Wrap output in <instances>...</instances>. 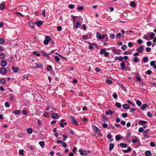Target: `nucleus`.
<instances>
[{"instance_id": "f257e3e1", "label": "nucleus", "mask_w": 156, "mask_h": 156, "mask_svg": "<svg viewBox=\"0 0 156 156\" xmlns=\"http://www.w3.org/2000/svg\"><path fill=\"white\" fill-rule=\"evenodd\" d=\"M71 17L73 22V25H74V23L78 21L82 22L83 21L82 18L80 16H77L72 15Z\"/></svg>"}, {"instance_id": "f03ea898", "label": "nucleus", "mask_w": 156, "mask_h": 156, "mask_svg": "<svg viewBox=\"0 0 156 156\" xmlns=\"http://www.w3.org/2000/svg\"><path fill=\"white\" fill-rule=\"evenodd\" d=\"M92 127L94 132L97 133L98 134L100 135L101 133V131L97 127L94 125H93Z\"/></svg>"}, {"instance_id": "7ed1b4c3", "label": "nucleus", "mask_w": 156, "mask_h": 156, "mask_svg": "<svg viewBox=\"0 0 156 156\" xmlns=\"http://www.w3.org/2000/svg\"><path fill=\"white\" fill-rule=\"evenodd\" d=\"M91 33H88L86 35H83L82 36V38L84 40H87L90 38L91 37Z\"/></svg>"}, {"instance_id": "20e7f679", "label": "nucleus", "mask_w": 156, "mask_h": 156, "mask_svg": "<svg viewBox=\"0 0 156 156\" xmlns=\"http://www.w3.org/2000/svg\"><path fill=\"white\" fill-rule=\"evenodd\" d=\"M70 118L72 123L73 125H77L78 124L77 121L75 117L73 116H70Z\"/></svg>"}, {"instance_id": "39448f33", "label": "nucleus", "mask_w": 156, "mask_h": 156, "mask_svg": "<svg viewBox=\"0 0 156 156\" xmlns=\"http://www.w3.org/2000/svg\"><path fill=\"white\" fill-rule=\"evenodd\" d=\"M57 143L58 144H61L64 147H67V145L66 143L62 140H57Z\"/></svg>"}, {"instance_id": "423d86ee", "label": "nucleus", "mask_w": 156, "mask_h": 156, "mask_svg": "<svg viewBox=\"0 0 156 156\" xmlns=\"http://www.w3.org/2000/svg\"><path fill=\"white\" fill-rule=\"evenodd\" d=\"M51 37L48 36H47L45 40L44 41V43L45 45H47L49 43V41L51 40Z\"/></svg>"}, {"instance_id": "0eeeda50", "label": "nucleus", "mask_w": 156, "mask_h": 156, "mask_svg": "<svg viewBox=\"0 0 156 156\" xmlns=\"http://www.w3.org/2000/svg\"><path fill=\"white\" fill-rule=\"evenodd\" d=\"M7 72V70L5 68L2 67L0 69V73L2 74H5Z\"/></svg>"}, {"instance_id": "6e6552de", "label": "nucleus", "mask_w": 156, "mask_h": 156, "mask_svg": "<svg viewBox=\"0 0 156 156\" xmlns=\"http://www.w3.org/2000/svg\"><path fill=\"white\" fill-rule=\"evenodd\" d=\"M51 117L53 119H57L59 117V115L57 113H55L51 114Z\"/></svg>"}, {"instance_id": "1a4fd4ad", "label": "nucleus", "mask_w": 156, "mask_h": 156, "mask_svg": "<svg viewBox=\"0 0 156 156\" xmlns=\"http://www.w3.org/2000/svg\"><path fill=\"white\" fill-rule=\"evenodd\" d=\"M112 51L114 52L115 54L120 55L121 50L118 49H114L112 50Z\"/></svg>"}, {"instance_id": "9d476101", "label": "nucleus", "mask_w": 156, "mask_h": 156, "mask_svg": "<svg viewBox=\"0 0 156 156\" xmlns=\"http://www.w3.org/2000/svg\"><path fill=\"white\" fill-rule=\"evenodd\" d=\"M149 129H146L143 132V134L144 137L145 138H148V136L147 135V132L149 131Z\"/></svg>"}, {"instance_id": "9b49d317", "label": "nucleus", "mask_w": 156, "mask_h": 156, "mask_svg": "<svg viewBox=\"0 0 156 156\" xmlns=\"http://www.w3.org/2000/svg\"><path fill=\"white\" fill-rule=\"evenodd\" d=\"M7 64L6 61L5 60H3L1 61V65L3 67H5Z\"/></svg>"}, {"instance_id": "f8f14e48", "label": "nucleus", "mask_w": 156, "mask_h": 156, "mask_svg": "<svg viewBox=\"0 0 156 156\" xmlns=\"http://www.w3.org/2000/svg\"><path fill=\"white\" fill-rule=\"evenodd\" d=\"M79 152H80V155H86L87 154V152L86 151H83L82 150L80 149L79 150Z\"/></svg>"}, {"instance_id": "ddd939ff", "label": "nucleus", "mask_w": 156, "mask_h": 156, "mask_svg": "<svg viewBox=\"0 0 156 156\" xmlns=\"http://www.w3.org/2000/svg\"><path fill=\"white\" fill-rule=\"evenodd\" d=\"M143 47L142 46H140L136 49V51L139 53H141L143 51Z\"/></svg>"}, {"instance_id": "4468645a", "label": "nucleus", "mask_w": 156, "mask_h": 156, "mask_svg": "<svg viewBox=\"0 0 156 156\" xmlns=\"http://www.w3.org/2000/svg\"><path fill=\"white\" fill-rule=\"evenodd\" d=\"M81 23L80 22L77 21L76 23V24L74 25L73 29L75 27L76 29L78 28L81 25Z\"/></svg>"}, {"instance_id": "2eb2a0df", "label": "nucleus", "mask_w": 156, "mask_h": 156, "mask_svg": "<svg viewBox=\"0 0 156 156\" xmlns=\"http://www.w3.org/2000/svg\"><path fill=\"white\" fill-rule=\"evenodd\" d=\"M122 107L124 109L128 110L130 108V106L127 104H124L122 105Z\"/></svg>"}, {"instance_id": "dca6fc26", "label": "nucleus", "mask_w": 156, "mask_h": 156, "mask_svg": "<svg viewBox=\"0 0 156 156\" xmlns=\"http://www.w3.org/2000/svg\"><path fill=\"white\" fill-rule=\"evenodd\" d=\"M150 65L154 69H156V64L154 61H151L150 63Z\"/></svg>"}, {"instance_id": "f3484780", "label": "nucleus", "mask_w": 156, "mask_h": 156, "mask_svg": "<svg viewBox=\"0 0 156 156\" xmlns=\"http://www.w3.org/2000/svg\"><path fill=\"white\" fill-rule=\"evenodd\" d=\"M43 22L41 20L35 22V23L38 27H39L40 26L42 25L43 24Z\"/></svg>"}, {"instance_id": "a211bd4d", "label": "nucleus", "mask_w": 156, "mask_h": 156, "mask_svg": "<svg viewBox=\"0 0 156 156\" xmlns=\"http://www.w3.org/2000/svg\"><path fill=\"white\" fill-rule=\"evenodd\" d=\"M131 150V148L130 147H128L127 149L123 150L122 151L124 153H127L130 152Z\"/></svg>"}, {"instance_id": "6ab92c4d", "label": "nucleus", "mask_w": 156, "mask_h": 156, "mask_svg": "<svg viewBox=\"0 0 156 156\" xmlns=\"http://www.w3.org/2000/svg\"><path fill=\"white\" fill-rule=\"evenodd\" d=\"M147 104H144L142 105L140 108L142 110H144L147 107Z\"/></svg>"}, {"instance_id": "aec40b11", "label": "nucleus", "mask_w": 156, "mask_h": 156, "mask_svg": "<svg viewBox=\"0 0 156 156\" xmlns=\"http://www.w3.org/2000/svg\"><path fill=\"white\" fill-rule=\"evenodd\" d=\"M90 44H91V45H90L88 47L89 49L91 50L93 49V45L97 47V45L95 44L90 43Z\"/></svg>"}, {"instance_id": "412c9836", "label": "nucleus", "mask_w": 156, "mask_h": 156, "mask_svg": "<svg viewBox=\"0 0 156 156\" xmlns=\"http://www.w3.org/2000/svg\"><path fill=\"white\" fill-rule=\"evenodd\" d=\"M102 118L103 119L104 122H106L107 121L108 119H107V117L105 116V115L104 114H103L102 115Z\"/></svg>"}, {"instance_id": "4be33fe9", "label": "nucleus", "mask_w": 156, "mask_h": 156, "mask_svg": "<svg viewBox=\"0 0 156 156\" xmlns=\"http://www.w3.org/2000/svg\"><path fill=\"white\" fill-rule=\"evenodd\" d=\"M145 154L146 156H151V154L150 151H147L145 152Z\"/></svg>"}, {"instance_id": "5701e85b", "label": "nucleus", "mask_w": 156, "mask_h": 156, "mask_svg": "<svg viewBox=\"0 0 156 156\" xmlns=\"http://www.w3.org/2000/svg\"><path fill=\"white\" fill-rule=\"evenodd\" d=\"M27 132L28 134H31L32 133V129L30 128H28L27 129Z\"/></svg>"}, {"instance_id": "b1692460", "label": "nucleus", "mask_w": 156, "mask_h": 156, "mask_svg": "<svg viewBox=\"0 0 156 156\" xmlns=\"http://www.w3.org/2000/svg\"><path fill=\"white\" fill-rule=\"evenodd\" d=\"M12 69L15 73H17L19 71V69L18 67H15L14 66L12 67Z\"/></svg>"}, {"instance_id": "393cba45", "label": "nucleus", "mask_w": 156, "mask_h": 156, "mask_svg": "<svg viewBox=\"0 0 156 156\" xmlns=\"http://www.w3.org/2000/svg\"><path fill=\"white\" fill-rule=\"evenodd\" d=\"M29 26L31 27L32 29H34V25L32 22L30 21L29 23Z\"/></svg>"}, {"instance_id": "a878e982", "label": "nucleus", "mask_w": 156, "mask_h": 156, "mask_svg": "<svg viewBox=\"0 0 156 156\" xmlns=\"http://www.w3.org/2000/svg\"><path fill=\"white\" fill-rule=\"evenodd\" d=\"M130 5L132 7H135L136 6V4L135 2H131L130 3Z\"/></svg>"}, {"instance_id": "bb28decb", "label": "nucleus", "mask_w": 156, "mask_h": 156, "mask_svg": "<svg viewBox=\"0 0 156 156\" xmlns=\"http://www.w3.org/2000/svg\"><path fill=\"white\" fill-rule=\"evenodd\" d=\"M39 144L40 146L43 148L44 147V141H41L39 142Z\"/></svg>"}, {"instance_id": "cd10ccee", "label": "nucleus", "mask_w": 156, "mask_h": 156, "mask_svg": "<svg viewBox=\"0 0 156 156\" xmlns=\"http://www.w3.org/2000/svg\"><path fill=\"white\" fill-rule=\"evenodd\" d=\"M115 105V106L118 108H120L121 107V104L119 102H116Z\"/></svg>"}, {"instance_id": "c85d7f7f", "label": "nucleus", "mask_w": 156, "mask_h": 156, "mask_svg": "<svg viewBox=\"0 0 156 156\" xmlns=\"http://www.w3.org/2000/svg\"><path fill=\"white\" fill-rule=\"evenodd\" d=\"M5 8V5L4 4L2 3L0 4V9L1 10H4Z\"/></svg>"}, {"instance_id": "c756f323", "label": "nucleus", "mask_w": 156, "mask_h": 156, "mask_svg": "<svg viewBox=\"0 0 156 156\" xmlns=\"http://www.w3.org/2000/svg\"><path fill=\"white\" fill-rule=\"evenodd\" d=\"M101 35L99 33H97L96 34V37H97L99 39H101Z\"/></svg>"}, {"instance_id": "7c9ffc66", "label": "nucleus", "mask_w": 156, "mask_h": 156, "mask_svg": "<svg viewBox=\"0 0 156 156\" xmlns=\"http://www.w3.org/2000/svg\"><path fill=\"white\" fill-rule=\"evenodd\" d=\"M120 66L122 69H124L125 67V63L124 62H122L120 64Z\"/></svg>"}, {"instance_id": "2f4dec72", "label": "nucleus", "mask_w": 156, "mask_h": 156, "mask_svg": "<svg viewBox=\"0 0 156 156\" xmlns=\"http://www.w3.org/2000/svg\"><path fill=\"white\" fill-rule=\"evenodd\" d=\"M147 122L146 121L140 120L139 122V124H141L142 125H143L144 124H146L147 123Z\"/></svg>"}, {"instance_id": "473e14b6", "label": "nucleus", "mask_w": 156, "mask_h": 156, "mask_svg": "<svg viewBox=\"0 0 156 156\" xmlns=\"http://www.w3.org/2000/svg\"><path fill=\"white\" fill-rule=\"evenodd\" d=\"M33 55H36L37 56H40L41 55L40 53L38 52L37 51H34L33 52Z\"/></svg>"}, {"instance_id": "72a5a7b5", "label": "nucleus", "mask_w": 156, "mask_h": 156, "mask_svg": "<svg viewBox=\"0 0 156 156\" xmlns=\"http://www.w3.org/2000/svg\"><path fill=\"white\" fill-rule=\"evenodd\" d=\"M20 113V110H15L14 111L13 113L16 115H19Z\"/></svg>"}, {"instance_id": "f704fd0d", "label": "nucleus", "mask_w": 156, "mask_h": 156, "mask_svg": "<svg viewBox=\"0 0 156 156\" xmlns=\"http://www.w3.org/2000/svg\"><path fill=\"white\" fill-rule=\"evenodd\" d=\"M67 124V122H65L64 123L62 122H61L60 123V126L61 127L63 128L64 127V125H66Z\"/></svg>"}, {"instance_id": "c9c22d12", "label": "nucleus", "mask_w": 156, "mask_h": 156, "mask_svg": "<svg viewBox=\"0 0 156 156\" xmlns=\"http://www.w3.org/2000/svg\"><path fill=\"white\" fill-rule=\"evenodd\" d=\"M36 65L37 67L39 68H41L43 67L42 65L41 64L36 63Z\"/></svg>"}, {"instance_id": "e433bc0d", "label": "nucleus", "mask_w": 156, "mask_h": 156, "mask_svg": "<svg viewBox=\"0 0 156 156\" xmlns=\"http://www.w3.org/2000/svg\"><path fill=\"white\" fill-rule=\"evenodd\" d=\"M148 59V57H145L144 58L143 60L144 62L146 63L147 62Z\"/></svg>"}, {"instance_id": "4c0bfd02", "label": "nucleus", "mask_w": 156, "mask_h": 156, "mask_svg": "<svg viewBox=\"0 0 156 156\" xmlns=\"http://www.w3.org/2000/svg\"><path fill=\"white\" fill-rule=\"evenodd\" d=\"M5 42V41L4 39L3 38H0V44H2Z\"/></svg>"}, {"instance_id": "58836bf2", "label": "nucleus", "mask_w": 156, "mask_h": 156, "mask_svg": "<svg viewBox=\"0 0 156 156\" xmlns=\"http://www.w3.org/2000/svg\"><path fill=\"white\" fill-rule=\"evenodd\" d=\"M114 147V145L112 144H110L109 145V149L112 150Z\"/></svg>"}, {"instance_id": "ea45409f", "label": "nucleus", "mask_w": 156, "mask_h": 156, "mask_svg": "<svg viewBox=\"0 0 156 156\" xmlns=\"http://www.w3.org/2000/svg\"><path fill=\"white\" fill-rule=\"evenodd\" d=\"M41 54L44 56H45L48 58H49L48 55L44 52L42 51L41 52Z\"/></svg>"}, {"instance_id": "a19ab883", "label": "nucleus", "mask_w": 156, "mask_h": 156, "mask_svg": "<svg viewBox=\"0 0 156 156\" xmlns=\"http://www.w3.org/2000/svg\"><path fill=\"white\" fill-rule=\"evenodd\" d=\"M5 56V55L3 53L0 54V58L1 59H3Z\"/></svg>"}, {"instance_id": "79ce46f5", "label": "nucleus", "mask_w": 156, "mask_h": 156, "mask_svg": "<svg viewBox=\"0 0 156 156\" xmlns=\"http://www.w3.org/2000/svg\"><path fill=\"white\" fill-rule=\"evenodd\" d=\"M136 104L138 106H140L141 105L142 103L140 100H138L136 101Z\"/></svg>"}, {"instance_id": "37998d69", "label": "nucleus", "mask_w": 156, "mask_h": 156, "mask_svg": "<svg viewBox=\"0 0 156 156\" xmlns=\"http://www.w3.org/2000/svg\"><path fill=\"white\" fill-rule=\"evenodd\" d=\"M105 52H106L105 49H102L100 51V53L101 54H104Z\"/></svg>"}, {"instance_id": "c03bdc74", "label": "nucleus", "mask_w": 156, "mask_h": 156, "mask_svg": "<svg viewBox=\"0 0 156 156\" xmlns=\"http://www.w3.org/2000/svg\"><path fill=\"white\" fill-rule=\"evenodd\" d=\"M121 88L123 90L125 91L126 92H127V89L123 85H122L121 86Z\"/></svg>"}, {"instance_id": "a18cd8bd", "label": "nucleus", "mask_w": 156, "mask_h": 156, "mask_svg": "<svg viewBox=\"0 0 156 156\" xmlns=\"http://www.w3.org/2000/svg\"><path fill=\"white\" fill-rule=\"evenodd\" d=\"M62 137L63 138L62 139L63 141H65L66 140V139H67L68 137V136L65 135H62Z\"/></svg>"}, {"instance_id": "49530a36", "label": "nucleus", "mask_w": 156, "mask_h": 156, "mask_svg": "<svg viewBox=\"0 0 156 156\" xmlns=\"http://www.w3.org/2000/svg\"><path fill=\"white\" fill-rule=\"evenodd\" d=\"M106 83L108 84H111L112 83V81L109 80L108 79L106 80Z\"/></svg>"}, {"instance_id": "de8ad7c7", "label": "nucleus", "mask_w": 156, "mask_h": 156, "mask_svg": "<svg viewBox=\"0 0 156 156\" xmlns=\"http://www.w3.org/2000/svg\"><path fill=\"white\" fill-rule=\"evenodd\" d=\"M120 145L123 147H127V144H125L124 143H120Z\"/></svg>"}, {"instance_id": "09e8293b", "label": "nucleus", "mask_w": 156, "mask_h": 156, "mask_svg": "<svg viewBox=\"0 0 156 156\" xmlns=\"http://www.w3.org/2000/svg\"><path fill=\"white\" fill-rule=\"evenodd\" d=\"M43 115L46 118H48L49 117V115L48 112L44 113Z\"/></svg>"}, {"instance_id": "8fccbe9b", "label": "nucleus", "mask_w": 156, "mask_h": 156, "mask_svg": "<svg viewBox=\"0 0 156 156\" xmlns=\"http://www.w3.org/2000/svg\"><path fill=\"white\" fill-rule=\"evenodd\" d=\"M120 135H116L115 137V139L116 140H119L120 139Z\"/></svg>"}, {"instance_id": "3c124183", "label": "nucleus", "mask_w": 156, "mask_h": 156, "mask_svg": "<svg viewBox=\"0 0 156 156\" xmlns=\"http://www.w3.org/2000/svg\"><path fill=\"white\" fill-rule=\"evenodd\" d=\"M52 69V66L50 65H48L47 67V70L48 71H50L51 69Z\"/></svg>"}, {"instance_id": "603ef678", "label": "nucleus", "mask_w": 156, "mask_h": 156, "mask_svg": "<svg viewBox=\"0 0 156 156\" xmlns=\"http://www.w3.org/2000/svg\"><path fill=\"white\" fill-rule=\"evenodd\" d=\"M155 36V34L153 33L150 35V37L151 39H153Z\"/></svg>"}, {"instance_id": "864d4df0", "label": "nucleus", "mask_w": 156, "mask_h": 156, "mask_svg": "<svg viewBox=\"0 0 156 156\" xmlns=\"http://www.w3.org/2000/svg\"><path fill=\"white\" fill-rule=\"evenodd\" d=\"M137 42L139 44H141L142 43L143 41L141 39H139L137 41Z\"/></svg>"}, {"instance_id": "5fc2aeb1", "label": "nucleus", "mask_w": 156, "mask_h": 156, "mask_svg": "<svg viewBox=\"0 0 156 156\" xmlns=\"http://www.w3.org/2000/svg\"><path fill=\"white\" fill-rule=\"evenodd\" d=\"M5 107L7 108H9L10 107V105L9 103L7 102H6L5 103Z\"/></svg>"}, {"instance_id": "6e6d98bb", "label": "nucleus", "mask_w": 156, "mask_h": 156, "mask_svg": "<svg viewBox=\"0 0 156 156\" xmlns=\"http://www.w3.org/2000/svg\"><path fill=\"white\" fill-rule=\"evenodd\" d=\"M24 150H20L19 151V153L21 155H23L24 154L23 153Z\"/></svg>"}, {"instance_id": "4d7b16f0", "label": "nucleus", "mask_w": 156, "mask_h": 156, "mask_svg": "<svg viewBox=\"0 0 156 156\" xmlns=\"http://www.w3.org/2000/svg\"><path fill=\"white\" fill-rule=\"evenodd\" d=\"M112 96H113V97L115 98V99H116V98L117 97H118V95H117V94L116 93H114L113 95H112Z\"/></svg>"}, {"instance_id": "13d9d810", "label": "nucleus", "mask_w": 156, "mask_h": 156, "mask_svg": "<svg viewBox=\"0 0 156 156\" xmlns=\"http://www.w3.org/2000/svg\"><path fill=\"white\" fill-rule=\"evenodd\" d=\"M121 36V34L120 33H118L116 35V37L117 38H119Z\"/></svg>"}, {"instance_id": "bf43d9fd", "label": "nucleus", "mask_w": 156, "mask_h": 156, "mask_svg": "<svg viewBox=\"0 0 156 156\" xmlns=\"http://www.w3.org/2000/svg\"><path fill=\"white\" fill-rule=\"evenodd\" d=\"M50 108L51 109V112H56L55 109L52 106H50Z\"/></svg>"}, {"instance_id": "052dcab7", "label": "nucleus", "mask_w": 156, "mask_h": 156, "mask_svg": "<svg viewBox=\"0 0 156 156\" xmlns=\"http://www.w3.org/2000/svg\"><path fill=\"white\" fill-rule=\"evenodd\" d=\"M55 60L58 62L60 60V58L58 57V56H55Z\"/></svg>"}, {"instance_id": "680f3d73", "label": "nucleus", "mask_w": 156, "mask_h": 156, "mask_svg": "<svg viewBox=\"0 0 156 156\" xmlns=\"http://www.w3.org/2000/svg\"><path fill=\"white\" fill-rule=\"evenodd\" d=\"M128 114L127 113H123L122 114V116L123 118H125L127 116Z\"/></svg>"}, {"instance_id": "e2e57ef3", "label": "nucleus", "mask_w": 156, "mask_h": 156, "mask_svg": "<svg viewBox=\"0 0 156 156\" xmlns=\"http://www.w3.org/2000/svg\"><path fill=\"white\" fill-rule=\"evenodd\" d=\"M139 132L140 133H142L144 131V129L142 127H140L138 129Z\"/></svg>"}, {"instance_id": "0e129e2a", "label": "nucleus", "mask_w": 156, "mask_h": 156, "mask_svg": "<svg viewBox=\"0 0 156 156\" xmlns=\"http://www.w3.org/2000/svg\"><path fill=\"white\" fill-rule=\"evenodd\" d=\"M146 50L147 52H150L151 51V48L149 47H147L146 48Z\"/></svg>"}, {"instance_id": "69168bd1", "label": "nucleus", "mask_w": 156, "mask_h": 156, "mask_svg": "<svg viewBox=\"0 0 156 156\" xmlns=\"http://www.w3.org/2000/svg\"><path fill=\"white\" fill-rule=\"evenodd\" d=\"M115 35L114 34H112L110 36V37L111 39H114L115 38Z\"/></svg>"}, {"instance_id": "338daca9", "label": "nucleus", "mask_w": 156, "mask_h": 156, "mask_svg": "<svg viewBox=\"0 0 156 156\" xmlns=\"http://www.w3.org/2000/svg\"><path fill=\"white\" fill-rule=\"evenodd\" d=\"M102 126L103 128H106L108 126V125L106 123H104L102 125Z\"/></svg>"}, {"instance_id": "774afa93", "label": "nucleus", "mask_w": 156, "mask_h": 156, "mask_svg": "<svg viewBox=\"0 0 156 156\" xmlns=\"http://www.w3.org/2000/svg\"><path fill=\"white\" fill-rule=\"evenodd\" d=\"M127 48V46L126 45L124 44L121 47V48L123 50H125Z\"/></svg>"}]
</instances>
